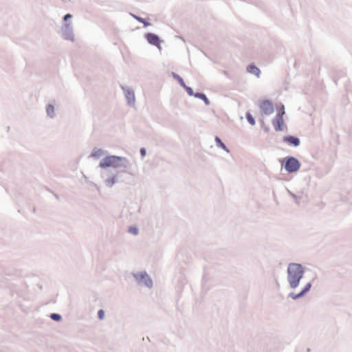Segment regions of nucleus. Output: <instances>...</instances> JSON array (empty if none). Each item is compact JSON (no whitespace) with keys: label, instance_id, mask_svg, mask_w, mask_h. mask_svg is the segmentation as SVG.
I'll return each mask as SVG.
<instances>
[{"label":"nucleus","instance_id":"f257e3e1","mask_svg":"<svg viewBox=\"0 0 352 352\" xmlns=\"http://www.w3.org/2000/svg\"><path fill=\"white\" fill-rule=\"evenodd\" d=\"M131 166L132 164L127 157L116 155L104 157L100 160L98 165V167L102 169L112 168L118 171H122V173L127 171L129 174L133 175L131 173L129 172Z\"/></svg>","mask_w":352,"mask_h":352},{"label":"nucleus","instance_id":"f03ea898","mask_svg":"<svg viewBox=\"0 0 352 352\" xmlns=\"http://www.w3.org/2000/svg\"><path fill=\"white\" fill-rule=\"evenodd\" d=\"M305 274L304 267L297 263H290L287 267V281L291 289H295L300 285Z\"/></svg>","mask_w":352,"mask_h":352},{"label":"nucleus","instance_id":"7ed1b4c3","mask_svg":"<svg viewBox=\"0 0 352 352\" xmlns=\"http://www.w3.org/2000/svg\"><path fill=\"white\" fill-rule=\"evenodd\" d=\"M122 171L115 172L111 169H105L101 173V177L106 187L111 188L115 184L120 182V177Z\"/></svg>","mask_w":352,"mask_h":352},{"label":"nucleus","instance_id":"20e7f679","mask_svg":"<svg viewBox=\"0 0 352 352\" xmlns=\"http://www.w3.org/2000/svg\"><path fill=\"white\" fill-rule=\"evenodd\" d=\"M132 276L137 284L140 287L148 289L153 287V282L151 276L145 271H138L132 273Z\"/></svg>","mask_w":352,"mask_h":352},{"label":"nucleus","instance_id":"39448f33","mask_svg":"<svg viewBox=\"0 0 352 352\" xmlns=\"http://www.w3.org/2000/svg\"><path fill=\"white\" fill-rule=\"evenodd\" d=\"M60 34L63 39L74 42L75 36L73 25L71 22H66L63 25Z\"/></svg>","mask_w":352,"mask_h":352},{"label":"nucleus","instance_id":"423d86ee","mask_svg":"<svg viewBox=\"0 0 352 352\" xmlns=\"http://www.w3.org/2000/svg\"><path fill=\"white\" fill-rule=\"evenodd\" d=\"M300 168V162L294 157H288L286 158L285 169L289 173L298 171Z\"/></svg>","mask_w":352,"mask_h":352},{"label":"nucleus","instance_id":"0eeeda50","mask_svg":"<svg viewBox=\"0 0 352 352\" xmlns=\"http://www.w3.org/2000/svg\"><path fill=\"white\" fill-rule=\"evenodd\" d=\"M124 97L126 100V103L130 107H134L135 104V96L133 88L128 86H122Z\"/></svg>","mask_w":352,"mask_h":352},{"label":"nucleus","instance_id":"6e6552de","mask_svg":"<svg viewBox=\"0 0 352 352\" xmlns=\"http://www.w3.org/2000/svg\"><path fill=\"white\" fill-rule=\"evenodd\" d=\"M284 113V111H283L282 113H278L272 122L273 126L276 131H281L283 129L284 120L283 116Z\"/></svg>","mask_w":352,"mask_h":352},{"label":"nucleus","instance_id":"1a4fd4ad","mask_svg":"<svg viewBox=\"0 0 352 352\" xmlns=\"http://www.w3.org/2000/svg\"><path fill=\"white\" fill-rule=\"evenodd\" d=\"M260 109L265 115H270L274 112V105L270 100L261 101L259 104Z\"/></svg>","mask_w":352,"mask_h":352},{"label":"nucleus","instance_id":"9d476101","mask_svg":"<svg viewBox=\"0 0 352 352\" xmlns=\"http://www.w3.org/2000/svg\"><path fill=\"white\" fill-rule=\"evenodd\" d=\"M311 282H308L305 285V287H303V289L301 290L300 292H299L298 294H294V293H289V295H288V297L293 299V300H297V299H299L302 297H303L309 290L311 288Z\"/></svg>","mask_w":352,"mask_h":352},{"label":"nucleus","instance_id":"9b49d317","mask_svg":"<svg viewBox=\"0 0 352 352\" xmlns=\"http://www.w3.org/2000/svg\"><path fill=\"white\" fill-rule=\"evenodd\" d=\"M145 38L150 44L156 46L159 50L162 49L160 44V38L157 35L153 33H147L145 34Z\"/></svg>","mask_w":352,"mask_h":352},{"label":"nucleus","instance_id":"f8f14e48","mask_svg":"<svg viewBox=\"0 0 352 352\" xmlns=\"http://www.w3.org/2000/svg\"><path fill=\"white\" fill-rule=\"evenodd\" d=\"M107 153V151L100 148H94L92 152L90 154V157L94 160H98L100 157L105 155Z\"/></svg>","mask_w":352,"mask_h":352},{"label":"nucleus","instance_id":"ddd939ff","mask_svg":"<svg viewBox=\"0 0 352 352\" xmlns=\"http://www.w3.org/2000/svg\"><path fill=\"white\" fill-rule=\"evenodd\" d=\"M284 141L289 144V145H293L294 146H298L300 145V139L297 137L292 135H287L284 138Z\"/></svg>","mask_w":352,"mask_h":352},{"label":"nucleus","instance_id":"4468645a","mask_svg":"<svg viewBox=\"0 0 352 352\" xmlns=\"http://www.w3.org/2000/svg\"><path fill=\"white\" fill-rule=\"evenodd\" d=\"M246 72L249 74L256 76L257 78L260 77L261 70L254 64H250L247 66Z\"/></svg>","mask_w":352,"mask_h":352},{"label":"nucleus","instance_id":"2eb2a0df","mask_svg":"<svg viewBox=\"0 0 352 352\" xmlns=\"http://www.w3.org/2000/svg\"><path fill=\"white\" fill-rule=\"evenodd\" d=\"M288 194L293 198L295 203L299 206L300 204V201L302 198V192H298V194H295L289 189L287 190Z\"/></svg>","mask_w":352,"mask_h":352},{"label":"nucleus","instance_id":"dca6fc26","mask_svg":"<svg viewBox=\"0 0 352 352\" xmlns=\"http://www.w3.org/2000/svg\"><path fill=\"white\" fill-rule=\"evenodd\" d=\"M46 113L47 117L52 119L56 117V111L54 106L52 104H48L46 107Z\"/></svg>","mask_w":352,"mask_h":352},{"label":"nucleus","instance_id":"f3484780","mask_svg":"<svg viewBox=\"0 0 352 352\" xmlns=\"http://www.w3.org/2000/svg\"><path fill=\"white\" fill-rule=\"evenodd\" d=\"M214 141L217 146H219L220 148L223 149L227 153H230V150L228 148L226 144L221 141V140L219 137H215Z\"/></svg>","mask_w":352,"mask_h":352},{"label":"nucleus","instance_id":"a211bd4d","mask_svg":"<svg viewBox=\"0 0 352 352\" xmlns=\"http://www.w3.org/2000/svg\"><path fill=\"white\" fill-rule=\"evenodd\" d=\"M195 97L202 100L204 102L206 105H209L210 104V100H208V98L203 93H196L195 94Z\"/></svg>","mask_w":352,"mask_h":352},{"label":"nucleus","instance_id":"6ab92c4d","mask_svg":"<svg viewBox=\"0 0 352 352\" xmlns=\"http://www.w3.org/2000/svg\"><path fill=\"white\" fill-rule=\"evenodd\" d=\"M172 76L177 80V82L179 83V85L183 87L185 86V82L183 80V78L179 76L178 74H177L176 73H174V72H172Z\"/></svg>","mask_w":352,"mask_h":352},{"label":"nucleus","instance_id":"aec40b11","mask_svg":"<svg viewBox=\"0 0 352 352\" xmlns=\"http://www.w3.org/2000/svg\"><path fill=\"white\" fill-rule=\"evenodd\" d=\"M50 318L54 321H60L62 319V316L59 314L53 313L50 314Z\"/></svg>","mask_w":352,"mask_h":352},{"label":"nucleus","instance_id":"412c9836","mask_svg":"<svg viewBox=\"0 0 352 352\" xmlns=\"http://www.w3.org/2000/svg\"><path fill=\"white\" fill-rule=\"evenodd\" d=\"M246 118L248 121V122L251 124V125H254L255 124V120L254 118H253V116L251 115V113H246Z\"/></svg>","mask_w":352,"mask_h":352},{"label":"nucleus","instance_id":"4be33fe9","mask_svg":"<svg viewBox=\"0 0 352 352\" xmlns=\"http://www.w3.org/2000/svg\"><path fill=\"white\" fill-rule=\"evenodd\" d=\"M183 87L185 89V90L187 91V93H188V94L189 96H195V94L196 93H194V91H193V90H192V89L191 87L186 86V85H185V86H184V87Z\"/></svg>","mask_w":352,"mask_h":352},{"label":"nucleus","instance_id":"5701e85b","mask_svg":"<svg viewBox=\"0 0 352 352\" xmlns=\"http://www.w3.org/2000/svg\"><path fill=\"white\" fill-rule=\"evenodd\" d=\"M129 232L134 235H138L139 232L138 229L136 227H130Z\"/></svg>","mask_w":352,"mask_h":352},{"label":"nucleus","instance_id":"b1692460","mask_svg":"<svg viewBox=\"0 0 352 352\" xmlns=\"http://www.w3.org/2000/svg\"><path fill=\"white\" fill-rule=\"evenodd\" d=\"M98 316L100 320H103L104 318V310L100 309L98 311Z\"/></svg>","mask_w":352,"mask_h":352},{"label":"nucleus","instance_id":"393cba45","mask_svg":"<svg viewBox=\"0 0 352 352\" xmlns=\"http://www.w3.org/2000/svg\"><path fill=\"white\" fill-rule=\"evenodd\" d=\"M130 14H131V16L133 18H134L135 20H137L138 21H139V22H140V23H142V22H144V19H142V17H140V16H137V15H135V14H132V13H130Z\"/></svg>","mask_w":352,"mask_h":352},{"label":"nucleus","instance_id":"a878e982","mask_svg":"<svg viewBox=\"0 0 352 352\" xmlns=\"http://www.w3.org/2000/svg\"><path fill=\"white\" fill-rule=\"evenodd\" d=\"M72 16H73L71 14L68 13L64 16L63 21H65V23H66L67 21V20L69 19H72Z\"/></svg>","mask_w":352,"mask_h":352},{"label":"nucleus","instance_id":"bb28decb","mask_svg":"<svg viewBox=\"0 0 352 352\" xmlns=\"http://www.w3.org/2000/svg\"><path fill=\"white\" fill-rule=\"evenodd\" d=\"M140 155H141L142 158H144L146 154V149L144 148H140Z\"/></svg>","mask_w":352,"mask_h":352},{"label":"nucleus","instance_id":"cd10ccee","mask_svg":"<svg viewBox=\"0 0 352 352\" xmlns=\"http://www.w3.org/2000/svg\"><path fill=\"white\" fill-rule=\"evenodd\" d=\"M142 23H143V24H144V27H147V26L151 25V23H150L149 22L146 21L145 20H144V22H142Z\"/></svg>","mask_w":352,"mask_h":352}]
</instances>
